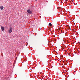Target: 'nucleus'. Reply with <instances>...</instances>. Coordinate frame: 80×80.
<instances>
[{
  "label": "nucleus",
  "instance_id": "f257e3e1",
  "mask_svg": "<svg viewBox=\"0 0 80 80\" xmlns=\"http://www.w3.org/2000/svg\"><path fill=\"white\" fill-rule=\"evenodd\" d=\"M12 28H9V30H8V32L9 33H11L12 32Z\"/></svg>",
  "mask_w": 80,
  "mask_h": 80
},
{
  "label": "nucleus",
  "instance_id": "0eeeda50",
  "mask_svg": "<svg viewBox=\"0 0 80 80\" xmlns=\"http://www.w3.org/2000/svg\"><path fill=\"white\" fill-rule=\"evenodd\" d=\"M35 1H37V0H35Z\"/></svg>",
  "mask_w": 80,
  "mask_h": 80
},
{
  "label": "nucleus",
  "instance_id": "423d86ee",
  "mask_svg": "<svg viewBox=\"0 0 80 80\" xmlns=\"http://www.w3.org/2000/svg\"><path fill=\"white\" fill-rule=\"evenodd\" d=\"M49 26H52V24L51 23H49Z\"/></svg>",
  "mask_w": 80,
  "mask_h": 80
},
{
  "label": "nucleus",
  "instance_id": "7ed1b4c3",
  "mask_svg": "<svg viewBox=\"0 0 80 80\" xmlns=\"http://www.w3.org/2000/svg\"><path fill=\"white\" fill-rule=\"evenodd\" d=\"M1 28L2 31H3V30H4L5 28H4L3 27L1 26Z\"/></svg>",
  "mask_w": 80,
  "mask_h": 80
},
{
  "label": "nucleus",
  "instance_id": "20e7f679",
  "mask_svg": "<svg viewBox=\"0 0 80 80\" xmlns=\"http://www.w3.org/2000/svg\"><path fill=\"white\" fill-rule=\"evenodd\" d=\"M1 10H3V6H1L0 7Z\"/></svg>",
  "mask_w": 80,
  "mask_h": 80
},
{
  "label": "nucleus",
  "instance_id": "f03ea898",
  "mask_svg": "<svg viewBox=\"0 0 80 80\" xmlns=\"http://www.w3.org/2000/svg\"><path fill=\"white\" fill-rule=\"evenodd\" d=\"M27 12L28 13H29V14H32V12L30 11V9L28 10Z\"/></svg>",
  "mask_w": 80,
  "mask_h": 80
},
{
  "label": "nucleus",
  "instance_id": "39448f33",
  "mask_svg": "<svg viewBox=\"0 0 80 80\" xmlns=\"http://www.w3.org/2000/svg\"><path fill=\"white\" fill-rule=\"evenodd\" d=\"M77 3H78V1H76V2H74V4L75 5H77Z\"/></svg>",
  "mask_w": 80,
  "mask_h": 80
}]
</instances>
